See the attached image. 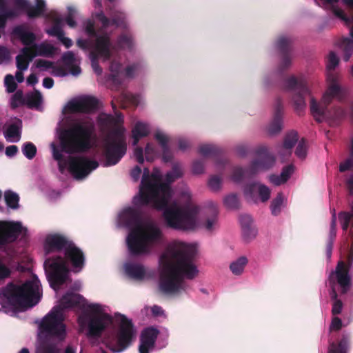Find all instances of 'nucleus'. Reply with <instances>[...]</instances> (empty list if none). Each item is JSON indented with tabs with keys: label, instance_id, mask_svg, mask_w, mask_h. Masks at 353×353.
<instances>
[{
	"label": "nucleus",
	"instance_id": "obj_1",
	"mask_svg": "<svg viewBox=\"0 0 353 353\" xmlns=\"http://www.w3.org/2000/svg\"><path fill=\"white\" fill-rule=\"evenodd\" d=\"M172 196L171 187L162 183L161 176L155 168L150 174L148 168L143 169L139 194L133 198V204L143 207L152 204L159 210H163V216L168 228L192 230L196 228L199 208L197 205L188 203L183 207L174 201L168 205Z\"/></svg>",
	"mask_w": 353,
	"mask_h": 353
},
{
	"label": "nucleus",
	"instance_id": "obj_2",
	"mask_svg": "<svg viewBox=\"0 0 353 353\" xmlns=\"http://www.w3.org/2000/svg\"><path fill=\"white\" fill-rule=\"evenodd\" d=\"M194 246L184 243L168 248L160 257L162 268L159 288L165 294H174L183 288L184 279L192 280L199 274L194 263Z\"/></svg>",
	"mask_w": 353,
	"mask_h": 353
},
{
	"label": "nucleus",
	"instance_id": "obj_3",
	"mask_svg": "<svg viewBox=\"0 0 353 353\" xmlns=\"http://www.w3.org/2000/svg\"><path fill=\"white\" fill-rule=\"evenodd\" d=\"M346 188L350 195H353V174L345 181ZM349 211H341L338 214V219L341 229L346 233V243L349 249L346 263L339 261L335 270L332 271L328 277L330 288V296L332 301H339L336 292V285L339 287L340 294L347 293L352 285V279L349 274L353 265V201L349 204Z\"/></svg>",
	"mask_w": 353,
	"mask_h": 353
},
{
	"label": "nucleus",
	"instance_id": "obj_4",
	"mask_svg": "<svg viewBox=\"0 0 353 353\" xmlns=\"http://www.w3.org/2000/svg\"><path fill=\"white\" fill-rule=\"evenodd\" d=\"M65 257L54 256L47 258L43 263L50 286L56 290L63 285L68 277L69 270L66 261L80 271L85 264L83 252L72 242L64 252Z\"/></svg>",
	"mask_w": 353,
	"mask_h": 353
},
{
	"label": "nucleus",
	"instance_id": "obj_5",
	"mask_svg": "<svg viewBox=\"0 0 353 353\" xmlns=\"http://www.w3.org/2000/svg\"><path fill=\"white\" fill-rule=\"evenodd\" d=\"M328 83L327 90L323 94L321 102L318 103L313 97H311L310 110L318 123L327 120L330 125H337L345 117L346 112L341 107H335L332 110H328L327 106L334 97L342 101L345 96V92L339 84H336V76L333 74L328 76Z\"/></svg>",
	"mask_w": 353,
	"mask_h": 353
},
{
	"label": "nucleus",
	"instance_id": "obj_6",
	"mask_svg": "<svg viewBox=\"0 0 353 353\" xmlns=\"http://www.w3.org/2000/svg\"><path fill=\"white\" fill-rule=\"evenodd\" d=\"M101 123L107 127L112 128L104 139V153L106 159L105 166L117 164L127 151L125 129L119 124L123 121L121 113L117 117L111 114H103L99 117Z\"/></svg>",
	"mask_w": 353,
	"mask_h": 353
},
{
	"label": "nucleus",
	"instance_id": "obj_7",
	"mask_svg": "<svg viewBox=\"0 0 353 353\" xmlns=\"http://www.w3.org/2000/svg\"><path fill=\"white\" fill-rule=\"evenodd\" d=\"M95 131L94 121L85 119L73 123L71 128L63 130L59 137L62 151L67 154H81L92 148V138Z\"/></svg>",
	"mask_w": 353,
	"mask_h": 353
},
{
	"label": "nucleus",
	"instance_id": "obj_8",
	"mask_svg": "<svg viewBox=\"0 0 353 353\" xmlns=\"http://www.w3.org/2000/svg\"><path fill=\"white\" fill-rule=\"evenodd\" d=\"M40 281L34 276L22 285L10 283L2 294L5 298L3 307H10L13 312L23 311L37 305L41 299Z\"/></svg>",
	"mask_w": 353,
	"mask_h": 353
},
{
	"label": "nucleus",
	"instance_id": "obj_9",
	"mask_svg": "<svg viewBox=\"0 0 353 353\" xmlns=\"http://www.w3.org/2000/svg\"><path fill=\"white\" fill-rule=\"evenodd\" d=\"M161 234L159 228L152 223H147L144 228L132 229L126 240L130 255L137 256L149 253L150 244L160 240Z\"/></svg>",
	"mask_w": 353,
	"mask_h": 353
},
{
	"label": "nucleus",
	"instance_id": "obj_10",
	"mask_svg": "<svg viewBox=\"0 0 353 353\" xmlns=\"http://www.w3.org/2000/svg\"><path fill=\"white\" fill-rule=\"evenodd\" d=\"M65 317L60 307H54L42 319L39 328L41 332L48 336L63 341L66 337Z\"/></svg>",
	"mask_w": 353,
	"mask_h": 353
},
{
	"label": "nucleus",
	"instance_id": "obj_11",
	"mask_svg": "<svg viewBox=\"0 0 353 353\" xmlns=\"http://www.w3.org/2000/svg\"><path fill=\"white\" fill-rule=\"evenodd\" d=\"M135 336L136 330L132 321L122 314L118 330L108 347L114 353L121 352L132 345Z\"/></svg>",
	"mask_w": 353,
	"mask_h": 353
},
{
	"label": "nucleus",
	"instance_id": "obj_12",
	"mask_svg": "<svg viewBox=\"0 0 353 353\" xmlns=\"http://www.w3.org/2000/svg\"><path fill=\"white\" fill-rule=\"evenodd\" d=\"M28 230L19 221H0V250L7 252L6 247L21 236H27Z\"/></svg>",
	"mask_w": 353,
	"mask_h": 353
},
{
	"label": "nucleus",
	"instance_id": "obj_13",
	"mask_svg": "<svg viewBox=\"0 0 353 353\" xmlns=\"http://www.w3.org/2000/svg\"><path fill=\"white\" fill-rule=\"evenodd\" d=\"M112 42L108 34L99 37L94 42V49L90 50L89 57L94 71L97 74L102 73V68L99 64V59L103 58L104 61L109 60L112 57Z\"/></svg>",
	"mask_w": 353,
	"mask_h": 353
},
{
	"label": "nucleus",
	"instance_id": "obj_14",
	"mask_svg": "<svg viewBox=\"0 0 353 353\" xmlns=\"http://www.w3.org/2000/svg\"><path fill=\"white\" fill-rule=\"evenodd\" d=\"M285 88L294 92L292 101L296 112L301 111L306 106L305 97L310 95L307 83L303 79L291 76L285 79Z\"/></svg>",
	"mask_w": 353,
	"mask_h": 353
},
{
	"label": "nucleus",
	"instance_id": "obj_15",
	"mask_svg": "<svg viewBox=\"0 0 353 353\" xmlns=\"http://www.w3.org/2000/svg\"><path fill=\"white\" fill-rule=\"evenodd\" d=\"M99 165L96 160H90L83 156L72 157L69 160L68 170L76 179H82Z\"/></svg>",
	"mask_w": 353,
	"mask_h": 353
},
{
	"label": "nucleus",
	"instance_id": "obj_16",
	"mask_svg": "<svg viewBox=\"0 0 353 353\" xmlns=\"http://www.w3.org/2000/svg\"><path fill=\"white\" fill-rule=\"evenodd\" d=\"M255 154L258 158L250 163L248 170L251 176H254L259 170H268L274 165L276 158L274 154L269 152L266 146H259Z\"/></svg>",
	"mask_w": 353,
	"mask_h": 353
},
{
	"label": "nucleus",
	"instance_id": "obj_17",
	"mask_svg": "<svg viewBox=\"0 0 353 353\" xmlns=\"http://www.w3.org/2000/svg\"><path fill=\"white\" fill-rule=\"evenodd\" d=\"M99 100L92 96H84L68 103V109L72 113H90L99 108Z\"/></svg>",
	"mask_w": 353,
	"mask_h": 353
},
{
	"label": "nucleus",
	"instance_id": "obj_18",
	"mask_svg": "<svg viewBox=\"0 0 353 353\" xmlns=\"http://www.w3.org/2000/svg\"><path fill=\"white\" fill-rule=\"evenodd\" d=\"M292 43L293 39L290 37L282 35L277 39L276 46L281 56V61L279 65L281 72L288 68L291 65Z\"/></svg>",
	"mask_w": 353,
	"mask_h": 353
},
{
	"label": "nucleus",
	"instance_id": "obj_19",
	"mask_svg": "<svg viewBox=\"0 0 353 353\" xmlns=\"http://www.w3.org/2000/svg\"><path fill=\"white\" fill-rule=\"evenodd\" d=\"M112 323V318L106 313L92 316L88 322V335L93 338H99L103 332Z\"/></svg>",
	"mask_w": 353,
	"mask_h": 353
},
{
	"label": "nucleus",
	"instance_id": "obj_20",
	"mask_svg": "<svg viewBox=\"0 0 353 353\" xmlns=\"http://www.w3.org/2000/svg\"><path fill=\"white\" fill-rule=\"evenodd\" d=\"M108 9L110 11V19L107 17L102 10L94 14L95 18L101 23V28L105 30L110 26L125 27V14L120 10H112L109 7Z\"/></svg>",
	"mask_w": 353,
	"mask_h": 353
},
{
	"label": "nucleus",
	"instance_id": "obj_21",
	"mask_svg": "<svg viewBox=\"0 0 353 353\" xmlns=\"http://www.w3.org/2000/svg\"><path fill=\"white\" fill-rule=\"evenodd\" d=\"M72 241L67 237L59 234L47 235L44 243V250L46 254L53 252L65 251Z\"/></svg>",
	"mask_w": 353,
	"mask_h": 353
},
{
	"label": "nucleus",
	"instance_id": "obj_22",
	"mask_svg": "<svg viewBox=\"0 0 353 353\" xmlns=\"http://www.w3.org/2000/svg\"><path fill=\"white\" fill-rule=\"evenodd\" d=\"M15 7L19 10L26 11L30 19H34L41 16L46 10V2L44 0H36V6L30 5L28 0H14Z\"/></svg>",
	"mask_w": 353,
	"mask_h": 353
},
{
	"label": "nucleus",
	"instance_id": "obj_23",
	"mask_svg": "<svg viewBox=\"0 0 353 353\" xmlns=\"http://www.w3.org/2000/svg\"><path fill=\"white\" fill-rule=\"evenodd\" d=\"M245 196L252 201L255 199V193L258 192L259 198L262 202H266L270 197L271 190L265 185L257 182L248 183L244 187Z\"/></svg>",
	"mask_w": 353,
	"mask_h": 353
},
{
	"label": "nucleus",
	"instance_id": "obj_24",
	"mask_svg": "<svg viewBox=\"0 0 353 353\" xmlns=\"http://www.w3.org/2000/svg\"><path fill=\"white\" fill-rule=\"evenodd\" d=\"M283 106L281 99L278 98L274 104V118L268 126V133L271 135L279 133L282 129V115Z\"/></svg>",
	"mask_w": 353,
	"mask_h": 353
},
{
	"label": "nucleus",
	"instance_id": "obj_25",
	"mask_svg": "<svg viewBox=\"0 0 353 353\" xmlns=\"http://www.w3.org/2000/svg\"><path fill=\"white\" fill-rule=\"evenodd\" d=\"M341 3L350 11L353 12V0H341ZM332 11L334 16L341 19L345 23L350 27V34L353 38V16L350 17L345 12L336 6H332Z\"/></svg>",
	"mask_w": 353,
	"mask_h": 353
},
{
	"label": "nucleus",
	"instance_id": "obj_26",
	"mask_svg": "<svg viewBox=\"0 0 353 353\" xmlns=\"http://www.w3.org/2000/svg\"><path fill=\"white\" fill-rule=\"evenodd\" d=\"M351 347V336L343 333L337 343L332 342L328 348V353H348Z\"/></svg>",
	"mask_w": 353,
	"mask_h": 353
},
{
	"label": "nucleus",
	"instance_id": "obj_27",
	"mask_svg": "<svg viewBox=\"0 0 353 353\" xmlns=\"http://www.w3.org/2000/svg\"><path fill=\"white\" fill-rule=\"evenodd\" d=\"M12 34L18 37L25 46H30L34 43L36 35L32 32L27 31L25 25H19L12 30Z\"/></svg>",
	"mask_w": 353,
	"mask_h": 353
},
{
	"label": "nucleus",
	"instance_id": "obj_28",
	"mask_svg": "<svg viewBox=\"0 0 353 353\" xmlns=\"http://www.w3.org/2000/svg\"><path fill=\"white\" fill-rule=\"evenodd\" d=\"M123 220L129 228H137L141 225V214L137 209L128 208L123 211Z\"/></svg>",
	"mask_w": 353,
	"mask_h": 353
},
{
	"label": "nucleus",
	"instance_id": "obj_29",
	"mask_svg": "<svg viewBox=\"0 0 353 353\" xmlns=\"http://www.w3.org/2000/svg\"><path fill=\"white\" fill-rule=\"evenodd\" d=\"M83 296L79 294L68 292L62 296L60 300V304L56 307H60L61 311L63 312L65 309L71 308L80 305Z\"/></svg>",
	"mask_w": 353,
	"mask_h": 353
},
{
	"label": "nucleus",
	"instance_id": "obj_30",
	"mask_svg": "<svg viewBox=\"0 0 353 353\" xmlns=\"http://www.w3.org/2000/svg\"><path fill=\"white\" fill-rule=\"evenodd\" d=\"M21 52V54L16 57L17 68L19 70H26L36 54H32V49L28 47L22 48Z\"/></svg>",
	"mask_w": 353,
	"mask_h": 353
},
{
	"label": "nucleus",
	"instance_id": "obj_31",
	"mask_svg": "<svg viewBox=\"0 0 353 353\" xmlns=\"http://www.w3.org/2000/svg\"><path fill=\"white\" fill-rule=\"evenodd\" d=\"M29 48L32 49V54L37 56L46 57H52L56 52L57 48L51 44L43 42L40 44L34 43Z\"/></svg>",
	"mask_w": 353,
	"mask_h": 353
},
{
	"label": "nucleus",
	"instance_id": "obj_32",
	"mask_svg": "<svg viewBox=\"0 0 353 353\" xmlns=\"http://www.w3.org/2000/svg\"><path fill=\"white\" fill-rule=\"evenodd\" d=\"M159 334V331L155 327H149L144 329L140 336V343L154 347Z\"/></svg>",
	"mask_w": 353,
	"mask_h": 353
},
{
	"label": "nucleus",
	"instance_id": "obj_33",
	"mask_svg": "<svg viewBox=\"0 0 353 353\" xmlns=\"http://www.w3.org/2000/svg\"><path fill=\"white\" fill-rule=\"evenodd\" d=\"M133 145H137L141 138L145 137L150 134L149 125L143 122H137L132 130Z\"/></svg>",
	"mask_w": 353,
	"mask_h": 353
},
{
	"label": "nucleus",
	"instance_id": "obj_34",
	"mask_svg": "<svg viewBox=\"0 0 353 353\" xmlns=\"http://www.w3.org/2000/svg\"><path fill=\"white\" fill-rule=\"evenodd\" d=\"M126 274L131 278L142 280L145 274L144 267L138 263H128L125 266Z\"/></svg>",
	"mask_w": 353,
	"mask_h": 353
},
{
	"label": "nucleus",
	"instance_id": "obj_35",
	"mask_svg": "<svg viewBox=\"0 0 353 353\" xmlns=\"http://www.w3.org/2000/svg\"><path fill=\"white\" fill-rule=\"evenodd\" d=\"M133 48V39L130 34H121L117 38L115 46H111V51L112 50L128 49L132 50Z\"/></svg>",
	"mask_w": 353,
	"mask_h": 353
},
{
	"label": "nucleus",
	"instance_id": "obj_36",
	"mask_svg": "<svg viewBox=\"0 0 353 353\" xmlns=\"http://www.w3.org/2000/svg\"><path fill=\"white\" fill-rule=\"evenodd\" d=\"M21 125L22 121L20 119H17L16 123L10 124L4 132L5 137L8 139L17 138L16 141H19L21 134Z\"/></svg>",
	"mask_w": 353,
	"mask_h": 353
},
{
	"label": "nucleus",
	"instance_id": "obj_37",
	"mask_svg": "<svg viewBox=\"0 0 353 353\" xmlns=\"http://www.w3.org/2000/svg\"><path fill=\"white\" fill-rule=\"evenodd\" d=\"M339 47L343 52V61H348L353 54V40L350 38H343L339 43Z\"/></svg>",
	"mask_w": 353,
	"mask_h": 353
},
{
	"label": "nucleus",
	"instance_id": "obj_38",
	"mask_svg": "<svg viewBox=\"0 0 353 353\" xmlns=\"http://www.w3.org/2000/svg\"><path fill=\"white\" fill-rule=\"evenodd\" d=\"M4 199L8 208L12 210H17L19 208V196L16 192L12 190H6L4 192Z\"/></svg>",
	"mask_w": 353,
	"mask_h": 353
},
{
	"label": "nucleus",
	"instance_id": "obj_39",
	"mask_svg": "<svg viewBox=\"0 0 353 353\" xmlns=\"http://www.w3.org/2000/svg\"><path fill=\"white\" fill-rule=\"evenodd\" d=\"M199 152L203 157H217L221 154L222 150L216 145L206 144L199 147Z\"/></svg>",
	"mask_w": 353,
	"mask_h": 353
},
{
	"label": "nucleus",
	"instance_id": "obj_40",
	"mask_svg": "<svg viewBox=\"0 0 353 353\" xmlns=\"http://www.w3.org/2000/svg\"><path fill=\"white\" fill-rule=\"evenodd\" d=\"M121 69V64L117 61H112L110 65V70L111 74L109 75V79L114 84L120 85L121 81L119 78V72Z\"/></svg>",
	"mask_w": 353,
	"mask_h": 353
},
{
	"label": "nucleus",
	"instance_id": "obj_41",
	"mask_svg": "<svg viewBox=\"0 0 353 353\" xmlns=\"http://www.w3.org/2000/svg\"><path fill=\"white\" fill-rule=\"evenodd\" d=\"M248 262V259L245 256H241L230 264V270L234 274L240 275L243 273Z\"/></svg>",
	"mask_w": 353,
	"mask_h": 353
},
{
	"label": "nucleus",
	"instance_id": "obj_42",
	"mask_svg": "<svg viewBox=\"0 0 353 353\" xmlns=\"http://www.w3.org/2000/svg\"><path fill=\"white\" fill-rule=\"evenodd\" d=\"M41 102L42 96L38 90H34V92L28 94L26 97V103L30 108L39 107Z\"/></svg>",
	"mask_w": 353,
	"mask_h": 353
},
{
	"label": "nucleus",
	"instance_id": "obj_43",
	"mask_svg": "<svg viewBox=\"0 0 353 353\" xmlns=\"http://www.w3.org/2000/svg\"><path fill=\"white\" fill-rule=\"evenodd\" d=\"M182 174L183 173L181 167L177 164H174L172 166V170L165 174V183H164L168 184L170 187V183L181 177Z\"/></svg>",
	"mask_w": 353,
	"mask_h": 353
},
{
	"label": "nucleus",
	"instance_id": "obj_44",
	"mask_svg": "<svg viewBox=\"0 0 353 353\" xmlns=\"http://www.w3.org/2000/svg\"><path fill=\"white\" fill-rule=\"evenodd\" d=\"M210 208L212 211V216L207 219L204 224V227L208 231H212L217 222V207L214 203H210Z\"/></svg>",
	"mask_w": 353,
	"mask_h": 353
},
{
	"label": "nucleus",
	"instance_id": "obj_45",
	"mask_svg": "<svg viewBox=\"0 0 353 353\" xmlns=\"http://www.w3.org/2000/svg\"><path fill=\"white\" fill-rule=\"evenodd\" d=\"M339 59L336 54L334 52H330L328 57L327 63V69L328 70V74L327 76V80L328 81V76L330 74H333L336 76V84H338L339 75L334 72V68L339 64Z\"/></svg>",
	"mask_w": 353,
	"mask_h": 353
},
{
	"label": "nucleus",
	"instance_id": "obj_46",
	"mask_svg": "<svg viewBox=\"0 0 353 353\" xmlns=\"http://www.w3.org/2000/svg\"><path fill=\"white\" fill-rule=\"evenodd\" d=\"M299 140V135L296 131L292 130L288 132L284 139L283 147L285 149L290 150L296 143Z\"/></svg>",
	"mask_w": 353,
	"mask_h": 353
},
{
	"label": "nucleus",
	"instance_id": "obj_47",
	"mask_svg": "<svg viewBox=\"0 0 353 353\" xmlns=\"http://www.w3.org/2000/svg\"><path fill=\"white\" fill-rule=\"evenodd\" d=\"M84 29H85V33L90 37L95 38L94 42H96V41L99 37L104 34V33H103L101 34H97L96 29H95V23L92 19H87L84 22ZM105 34H107V33L105 32Z\"/></svg>",
	"mask_w": 353,
	"mask_h": 353
},
{
	"label": "nucleus",
	"instance_id": "obj_48",
	"mask_svg": "<svg viewBox=\"0 0 353 353\" xmlns=\"http://www.w3.org/2000/svg\"><path fill=\"white\" fill-rule=\"evenodd\" d=\"M23 155L28 159H32L37 154V147L32 142H26L21 148Z\"/></svg>",
	"mask_w": 353,
	"mask_h": 353
},
{
	"label": "nucleus",
	"instance_id": "obj_49",
	"mask_svg": "<svg viewBox=\"0 0 353 353\" xmlns=\"http://www.w3.org/2000/svg\"><path fill=\"white\" fill-rule=\"evenodd\" d=\"M248 170V168L245 170L241 167H235L232 170L231 176L232 180L236 183H241L243 180L246 173L251 177L252 176L250 174Z\"/></svg>",
	"mask_w": 353,
	"mask_h": 353
},
{
	"label": "nucleus",
	"instance_id": "obj_50",
	"mask_svg": "<svg viewBox=\"0 0 353 353\" xmlns=\"http://www.w3.org/2000/svg\"><path fill=\"white\" fill-rule=\"evenodd\" d=\"M283 201V194L281 192H279L276 195V198H274L271 203L270 208L272 214L273 215L277 216L281 212Z\"/></svg>",
	"mask_w": 353,
	"mask_h": 353
},
{
	"label": "nucleus",
	"instance_id": "obj_51",
	"mask_svg": "<svg viewBox=\"0 0 353 353\" xmlns=\"http://www.w3.org/2000/svg\"><path fill=\"white\" fill-rule=\"evenodd\" d=\"M224 205L229 209H238L239 201L236 194H231L226 196L224 199Z\"/></svg>",
	"mask_w": 353,
	"mask_h": 353
},
{
	"label": "nucleus",
	"instance_id": "obj_52",
	"mask_svg": "<svg viewBox=\"0 0 353 353\" xmlns=\"http://www.w3.org/2000/svg\"><path fill=\"white\" fill-rule=\"evenodd\" d=\"M295 154L299 159H304L307 156V142L305 139H302L298 143Z\"/></svg>",
	"mask_w": 353,
	"mask_h": 353
},
{
	"label": "nucleus",
	"instance_id": "obj_53",
	"mask_svg": "<svg viewBox=\"0 0 353 353\" xmlns=\"http://www.w3.org/2000/svg\"><path fill=\"white\" fill-rule=\"evenodd\" d=\"M37 353H60V350L55 344L43 343L38 350Z\"/></svg>",
	"mask_w": 353,
	"mask_h": 353
},
{
	"label": "nucleus",
	"instance_id": "obj_54",
	"mask_svg": "<svg viewBox=\"0 0 353 353\" xmlns=\"http://www.w3.org/2000/svg\"><path fill=\"white\" fill-rule=\"evenodd\" d=\"M222 178L220 176L213 175L208 181V186L213 191H218L221 188Z\"/></svg>",
	"mask_w": 353,
	"mask_h": 353
},
{
	"label": "nucleus",
	"instance_id": "obj_55",
	"mask_svg": "<svg viewBox=\"0 0 353 353\" xmlns=\"http://www.w3.org/2000/svg\"><path fill=\"white\" fill-rule=\"evenodd\" d=\"M241 230L243 238L246 241L254 239L257 233L256 230L252 226L243 228Z\"/></svg>",
	"mask_w": 353,
	"mask_h": 353
},
{
	"label": "nucleus",
	"instance_id": "obj_56",
	"mask_svg": "<svg viewBox=\"0 0 353 353\" xmlns=\"http://www.w3.org/2000/svg\"><path fill=\"white\" fill-rule=\"evenodd\" d=\"M154 137L159 143L161 148L168 145L170 141L169 137L160 130H157L154 134Z\"/></svg>",
	"mask_w": 353,
	"mask_h": 353
},
{
	"label": "nucleus",
	"instance_id": "obj_57",
	"mask_svg": "<svg viewBox=\"0 0 353 353\" xmlns=\"http://www.w3.org/2000/svg\"><path fill=\"white\" fill-rule=\"evenodd\" d=\"M4 82L8 92L12 93L16 90L17 84L14 81V77L12 74H7L5 77Z\"/></svg>",
	"mask_w": 353,
	"mask_h": 353
},
{
	"label": "nucleus",
	"instance_id": "obj_58",
	"mask_svg": "<svg viewBox=\"0 0 353 353\" xmlns=\"http://www.w3.org/2000/svg\"><path fill=\"white\" fill-rule=\"evenodd\" d=\"M336 234V215L333 209L328 241H334Z\"/></svg>",
	"mask_w": 353,
	"mask_h": 353
},
{
	"label": "nucleus",
	"instance_id": "obj_59",
	"mask_svg": "<svg viewBox=\"0 0 353 353\" xmlns=\"http://www.w3.org/2000/svg\"><path fill=\"white\" fill-rule=\"evenodd\" d=\"M1 13L2 14V16L5 18L6 21L8 19L16 18L19 16V12L15 9H8L6 6L4 9L1 10Z\"/></svg>",
	"mask_w": 353,
	"mask_h": 353
},
{
	"label": "nucleus",
	"instance_id": "obj_60",
	"mask_svg": "<svg viewBox=\"0 0 353 353\" xmlns=\"http://www.w3.org/2000/svg\"><path fill=\"white\" fill-rule=\"evenodd\" d=\"M140 68L141 64L139 63H135L127 66L125 70V77L128 78H133L135 75V72H137Z\"/></svg>",
	"mask_w": 353,
	"mask_h": 353
},
{
	"label": "nucleus",
	"instance_id": "obj_61",
	"mask_svg": "<svg viewBox=\"0 0 353 353\" xmlns=\"http://www.w3.org/2000/svg\"><path fill=\"white\" fill-rule=\"evenodd\" d=\"M155 149L153 145L150 143H148L145 148V159L148 161H152L155 157Z\"/></svg>",
	"mask_w": 353,
	"mask_h": 353
},
{
	"label": "nucleus",
	"instance_id": "obj_62",
	"mask_svg": "<svg viewBox=\"0 0 353 353\" xmlns=\"http://www.w3.org/2000/svg\"><path fill=\"white\" fill-rule=\"evenodd\" d=\"M294 172V166L293 165H288L285 166L281 171V176L283 179V181L285 183L290 178L291 175Z\"/></svg>",
	"mask_w": 353,
	"mask_h": 353
},
{
	"label": "nucleus",
	"instance_id": "obj_63",
	"mask_svg": "<svg viewBox=\"0 0 353 353\" xmlns=\"http://www.w3.org/2000/svg\"><path fill=\"white\" fill-rule=\"evenodd\" d=\"M46 32L50 36L57 37L58 39L64 34L62 27L57 25H53L50 29L46 30Z\"/></svg>",
	"mask_w": 353,
	"mask_h": 353
},
{
	"label": "nucleus",
	"instance_id": "obj_64",
	"mask_svg": "<svg viewBox=\"0 0 353 353\" xmlns=\"http://www.w3.org/2000/svg\"><path fill=\"white\" fill-rule=\"evenodd\" d=\"M61 59L66 66L72 65L75 61L74 54L72 51L65 52Z\"/></svg>",
	"mask_w": 353,
	"mask_h": 353
}]
</instances>
